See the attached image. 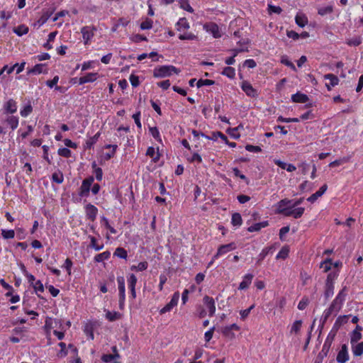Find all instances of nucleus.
Segmentation results:
<instances>
[{"instance_id":"nucleus-1","label":"nucleus","mask_w":363,"mask_h":363,"mask_svg":"<svg viewBox=\"0 0 363 363\" xmlns=\"http://www.w3.org/2000/svg\"><path fill=\"white\" fill-rule=\"evenodd\" d=\"M347 287L344 286L333 301L330 307L324 311L323 316L325 320H327L333 314L336 315L340 311L347 296Z\"/></svg>"},{"instance_id":"nucleus-2","label":"nucleus","mask_w":363,"mask_h":363,"mask_svg":"<svg viewBox=\"0 0 363 363\" xmlns=\"http://www.w3.org/2000/svg\"><path fill=\"white\" fill-rule=\"evenodd\" d=\"M180 70L173 65H162L157 67L153 70V76L155 78H164L170 77L172 74H178Z\"/></svg>"},{"instance_id":"nucleus-3","label":"nucleus","mask_w":363,"mask_h":363,"mask_svg":"<svg viewBox=\"0 0 363 363\" xmlns=\"http://www.w3.org/2000/svg\"><path fill=\"white\" fill-rule=\"evenodd\" d=\"M294 208V200L282 199L277 203V212L286 216V213H289Z\"/></svg>"},{"instance_id":"nucleus-4","label":"nucleus","mask_w":363,"mask_h":363,"mask_svg":"<svg viewBox=\"0 0 363 363\" xmlns=\"http://www.w3.org/2000/svg\"><path fill=\"white\" fill-rule=\"evenodd\" d=\"M302 325L303 321L301 320H297L289 326V331L288 335L291 337L292 340H299Z\"/></svg>"},{"instance_id":"nucleus-5","label":"nucleus","mask_w":363,"mask_h":363,"mask_svg":"<svg viewBox=\"0 0 363 363\" xmlns=\"http://www.w3.org/2000/svg\"><path fill=\"white\" fill-rule=\"evenodd\" d=\"M2 109L4 113L6 115H13V113H16L18 109L16 101L13 99H9L4 103Z\"/></svg>"},{"instance_id":"nucleus-6","label":"nucleus","mask_w":363,"mask_h":363,"mask_svg":"<svg viewBox=\"0 0 363 363\" xmlns=\"http://www.w3.org/2000/svg\"><path fill=\"white\" fill-rule=\"evenodd\" d=\"M93 182L94 178L92 177H90L83 180L79 192V195L81 197H87L89 196Z\"/></svg>"},{"instance_id":"nucleus-7","label":"nucleus","mask_w":363,"mask_h":363,"mask_svg":"<svg viewBox=\"0 0 363 363\" xmlns=\"http://www.w3.org/2000/svg\"><path fill=\"white\" fill-rule=\"evenodd\" d=\"M180 294L179 291H176L174 293L171 301L165 305L162 308L160 309V314H164L167 312H169L172 310L174 307L177 306L179 299Z\"/></svg>"},{"instance_id":"nucleus-8","label":"nucleus","mask_w":363,"mask_h":363,"mask_svg":"<svg viewBox=\"0 0 363 363\" xmlns=\"http://www.w3.org/2000/svg\"><path fill=\"white\" fill-rule=\"evenodd\" d=\"M237 247L235 242H230L226 245H220L216 255L213 256V259H217L220 256L225 255L226 253L235 250Z\"/></svg>"},{"instance_id":"nucleus-9","label":"nucleus","mask_w":363,"mask_h":363,"mask_svg":"<svg viewBox=\"0 0 363 363\" xmlns=\"http://www.w3.org/2000/svg\"><path fill=\"white\" fill-rule=\"evenodd\" d=\"M95 28L90 26H84L81 29L84 45H89L94 35Z\"/></svg>"},{"instance_id":"nucleus-10","label":"nucleus","mask_w":363,"mask_h":363,"mask_svg":"<svg viewBox=\"0 0 363 363\" xmlns=\"http://www.w3.org/2000/svg\"><path fill=\"white\" fill-rule=\"evenodd\" d=\"M2 123L6 125L12 130H16L19 124V118L13 115H6L2 120Z\"/></svg>"},{"instance_id":"nucleus-11","label":"nucleus","mask_w":363,"mask_h":363,"mask_svg":"<svg viewBox=\"0 0 363 363\" xmlns=\"http://www.w3.org/2000/svg\"><path fill=\"white\" fill-rule=\"evenodd\" d=\"M84 212L86 219L94 222L98 214V208L91 203H87L84 206Z\"/></svg>"},{"instance_id":"nucleus-12","label":"nucleus","mask_w":363,"mask_h":363,"mask_svg":"<svg viewBox=\"0 0 363 363\" xmlns=\"http://www.w3.org/2000/svg\"><path fill=\"white\" fill-rule=\"evenodd\" d=\"M241 89L246 94L247 96L255 98L258 96L257 91L253 88L251 84L247 81H243L241 83Z\"/></svg>"},{"instance_id":"nucleus-13","label":"nucleus","mask_w":363,"mask_h":363,"mask_svg":"<svg viewBox=\"0 0 363 363\" xmlns=\"http://www.w3.org/2000/svg\"><path fill=\"white\" fill-rule=\"evenodd\" d=\"M203 28L207 33H211L216 38L221 36L219 28L215 23H207L203 26Z\"/></svg>"},{"instance_id":"nucleus-14","label":"nucleus","mask_w":363,"mask_h":363,"mask_svg":"<svg viewBox=\"0 0 363 363\" xmlns=\"http://www.w3.org/2000/svg\"><path fill=\"white\" fill-rule=\"evenodd\" d=\"M203 302L208 310V315H214L216 313V304L213 298L208 296H205L203 298Z\"/></svg>"},{"instance_id":"nucleus-15","label":"nucleus","mask_w":363,"mask_h":363,"mask_svg":"<svg viewBox=\"0 0 363 363\" xmlns=\"http://www.w3.org/2000/svg\"><path fill=\"white\" fill-rule=\"evenodd\" d=\"M349 359V354L346 345H342L340 350L337 355V362L338 363H345Z\"/></svg>"},{"instance_id":"nucleus-16","label":"nucleus","mask_w":363,"mask_h":363,"mask_svg":"<svg viewBox=\"0 0 363 363\" xmlns=\"http://www.w3.org/2000/svg\"><path fill=\"white\" fill-rule=\"evenodd\" d=\"M362 328L359 325H357L355 329L350 334V343L354 344L359 342V341L362 339Z\"/></svg>"},{"instance_id":"nucleus-17","label":"nucleus","mask_w":363,"mask_h":363,"mask_svg":"<svg viewBox=\"0 0 363 363\" xmlns=\"http://www.w3.org/2000/svg\"><path fill=\"white\" fill-rule=\"evenodd\" d=\"M253 274H246L242 277V281L240 282L238 289L240 290H245L247 289L250 285L252 283V279H253Z\"/></svg>"},{"instance_id":"nucleus-18","label":"nucleus","mask_w":363,"mask_h":363,"mask_svg":"<svg viewBox=\"0 0 363 363\" xmlns=\"http://www.w3.org/2000/svg\"><path fill=\"white\" fill-rule=\"evenodd\" d=\"M324 79L330 81L329 84H326L328 90H331L333 87L337 85L339 83V79L333 74H327L324 76Z\"/></svg>"},{"instance_id":"nucleus-19","label":"nucleus","mask_w":363,"mask_h":363,"mask_svg":"<svg viewBox=\"0 0 363 363\" xmlns=\"http://www.w3.org/2000/svg\"><path fill=\"white\" fill-rule=\"evenodd\" d=\"M295 21L296 23L301 28L305 27L308 23V20L306 14L301 12L296 15Z\"/></svg>"},{"instance_id":"nucleus-20","label":"nucleus","mask_w":363,"mask_h":363,"mask_svg":"<svg viewBox=\"0 0 363 363\" xmlns=\"http://www.w3.org/2000/svg\"><path fill=\"white\" fill-rule=\"evenodd\" d=\"M351 347L354 356L359 357L363 354V342L352 344Z\"/></svg>"},{"instance_id":"nucleus-21","label":"nucleus","mask_w":363,"mask_h":363,"mask_svg":"<svg viewBox=\"0 0 363 363\" xmlns=\"http://www.w3.org/2000/svg\"><path fill=\"white\" fill-rule=\"evenodd\" d=\"M190 28V25L185 18H181L176 23V28L178 31L182 32L185 30H188Z\"/></svg>"},{"instance_id":"nucleus-22","label":"nucleus","mask_w":363,"mask_h":363,"mask_svg":"<svg viewBox=\"0 0 363 363\" xmlns=\"http://www.w3.org/2000/svg\"><path fill=\"white\" fill-rule=\"evenodd\" d=\"M291 101L295 103H306L308 101V97L305 94L297 92L291 96Z\"/></svg>"},{"instance_id":"nucleus-23","label":"nucleus","mask_w":363,"mask_h":363,"mask_svg":"<svg viewBox=\"0 0 363 363\" xmlns=\"http://www.w3.org/2000/svg\"><path fill=\"white\" fill-rule=\"evenodd\" d=\"M305 211L303 207L293 208L289 213H286V216H291L294 218H298L302 216Z\"/></svg>"},{"instance_id":"nucleus-24","label":"nucleus","mask_w":363,"mask_h":363,"mask_svg":"<svg viewBox=\"0 0 363 363\" xmlns=\"http://www.w3.org/2000/svg\"><path fill=\"white\" fill-rule=\"evenodd\" d=\"M88 238L90 240L89 247L94 249L95 251H99L104 248V244H99L97 242V239L95 237L92 235H89Z\"/></svg>"},{"instance_id":"nucleus-25","label":"nucleus","mask_w":363,"mask_h":363,"mask_svg":"<svg viewBox=\"0 0 363 363\" xmlns=\"http://www.w3.org/2000/svg\"><path fill=\"white\" fill-rule=\"evenodd\" d=\"M105 148H108V149L112 148L111 151H110L108 152H106V153L103 154V155H102L103 160H108L114 156L115 152L118 148V146L116 145H106L105 146Z\"/></svg>"},{"instance_id":"nucleus-26","label":"nucleus","mask_w":363,"mask_h":363,"mask_svg":"<svg viewBox=\"0 0 363 363\" xmlns=\"http://www.w3.org/2000/svg\"><path fill=\"white\" fill-rule=\"evenodd\" d=\"M59 321L57 319L47 317L45 323V328L50 331L51 329H53L57 326Z\"/></svg>"},{"instance_id":"nucleus-27","label":"nucleus","mask_w":363,"mask_h":363,"mask_svg":"<svg viewBox=\"0 0 363 363\" xmlns=\"http://www.w3.org/2000/svg\"><path fill=\"white\" fill-rule=\"evenodd\" d=\"M333 12V5H327L323 6H320L318 8V13L324 16L328 14H330Z\"/></svg>"},{"instance_id":"nucleus-28","label":"nucleus","mask_w":363,"mask_h":363,"mask_svg":"<svg viewBox=\"0 0 363 363\" xmlns=\"http://www.w3.org/2000/svg\"><path fill=\"white\" fill-rule=\"evenodd\" d=\"M268 225H269L268 221H262V222H260V223H255L252 225L250 226L247 228V230L249 232L259 231L262 228H264L268 226Z\"/></svg>"},{"instance_id":"nucleus-29","label":"nucleus","mask_w":363,"mask_h":363,"mask_svg":"<svg viewBox=\"0 0 363 363\" xmlns=\"http://www.w3.org/2000/svg\"><path fill=\"white\" fill-rule=\"evenodd\" d=\"M51 14L52 13L49 11L43 13L40 18L35 22V26H37L39 28L44 25L48 21Z\"/></svg>"},{"instance_id":"nucleus-30","label":"nucleus","mask_w":363,"mask_h":363,"mask_svg":"<svg viewBox=\"0 0 363 363\" xmlns=\"http://www.w3.org/2000/svg\"><path fill=\"white\" fill-rule=\"evenodd\" d=\"M33 111V106H31L30 103H28L27 104L23 105L21 110H20V114L22 117H27Z\"/></svg>"},{"instance_id":"nucleus-31","label":"nucleus","mask_w":363,"mask_h":363,"mask_svg":"<svg viewBox=\"0 0 363 363\" xmlns=\"http://www.w3.org/2000/svg\"><path fill=\"white\" fill-rule=\"evenodd\" d=\"M111 252L109 251H105L100 254L96 255L94 259L96 262H102L110 258Z\"/></svg>"},{"instance_id":"nucleus-32","label":"nucleus","mask_w":363,"mask_h":363,"mask_svg":"<svg viewBox=\"0 0 363 363\" xmlns=\"http://www.w3.org/2000/svg\"><path fill=\"white\" fill-rule=\"evenodd\" d=\"M117 282L118 286V295H121L123 297V294H125V279L123 277H118Z\"/></svg>"},{"instance_id":"nucleus-33","label":"nucleus","mask_w":363,"mask_h":363,"mask_svg":"<svg viewBox=\"0 0 363 363\" xmlns=\"http://www.w3.org/2000/svg\"><path fill=\"white\" fill-rule=\"evenodd\" d=\"M51 179L52 182H55L60 184H62L64 181V175L61 171L57 170L52 174Z\"/></svg>"},{"instance_id":"nucleus-34","label":"nucleus","mask_w":363,"mask_h":363,"mask_svg":"<svg viewBox=\"0 0 363 363\" xmlns=\"http://www.w3.org/2000/svg\"><path fill=\"white\" fill-rule=\"evenodd\" d=\"M231 223L235 227H240L242 225V219L239 213H235L232 215Z\"/></svg>"},{"instance_id":"nucleus-35","label":"nucleus","mask_w":363,"mask_h":363,"mask_svg":"<svg viewBox=\"0 0 363 363\" xmlns=\"http://www.w3.org/2000/svg\"><path fill=\"white\" fill-rule=\"evenodd\" d=\"M13 33H15L18 36H22L28 33V28L25 25H20L13 28Z\"/></svg>"},{"instance_id":"nucleus-36","label":"nucleus","mask_w":363,"mask_h":363,"mask_svg":"<svg viewBox=\"0 0 363 363\" xmlns=\"http://www.w3.org/2000/svg\"><path fill=\"white\" fill-rule=\"evenodd\" d=\"M289 253V247L284 246L276 256L277 259H285L288 257Z\"/></svg>"},{"instance_id":"nucleus-37","label":"nucleus","mask_w":363,"mask_h":363,"mask_svg":"<svg viewBox=\"0 0 363 363\" xmlns=\"http://www.w3.org/2000/svg\"><path fill=\"white\" fill-rule=\"evenodd\" d=\"M146 155L152 158V160L155 162H156L159 160L158 152L153 147H149L147 148Z\"/></svg>"},{"instance_id":"nucleus-38","label":"nucleus","mask_w":363,"mask_h":363,"mask_svg":"<svg viewBox=\"0 0 363 363\" xmlns=\"http://www.w3.org/2000/svg\"><path fill=\"white\" fill-rule=\"evenodd\" d=\"M35 294L38 297L40 296V294L44 292V286L43 283L40 280H37L34 284L32 285Z\"/></svg>"},{"instance_id":"nucleus-39","label":"nucleus","mask_w":363,"mask_h":363,"mask_svg":"<svg viewBox=\"0 0 363 363\" xmlns=\"http://www.w3.org/2000/svg\"><path fill=\"white\" fill-rule=\"evenodd\" d=\"M84 333L86 335L88 338L90 340H94V331H93V326L91 323H86L84 328Z\"/></svg>"},{"instance_id":"nucleus-40","label":"nucleus","mask_w":363,"mask_h":363,"mask_svg":"<svg viewBox=\"0 0 363 363\" xmlns=\"http://www.w3.org/2000/svg\"><path fill=\"white\" fill-rule=\"evenodd\" d=\"M320 267L323 269L324 272L330 271L333 267V262L331 259H326L323 261L320 264Z\"/></svg>"},{"instance_id":"nucleus-41","label":"nucleus","mask_w":363,"mask_h":363,"mask_svg":"<svg viewBox=\"0 0 363 363\" xmlns=\"http://www.w3.org/2000/svg\"><path fill=\"white\" fill-rule=\"evenodd\" d=\"M147 267L148 263L147 262H141L138 265H132L130 269L132 271L143 272L146 270Z\"/></svg>"},{"instance_id":"nucleus-42","label":"nucleus","mask_w":363,"mask_h":363,"mask_svg":"<svg viewBox=\"0 0 363 363\" xmlns=\"http://www.w3.org/2000/svg\"><path fill=\"white\" fill-rule=\"evenodd\" d=\"M349 315H340L339 316L334 324L333 328H338L343 324L346 323L348 321Z\"/></svg>"},{"instance_id":"nucleus-43","label":"nucleus","mask_w":363,"mask_h":363,"mask_svg":"<svg viewBox=\"0 0 363 363\" xmlns=\"http://www.w3.org/2000/svg\"><path fill=\"white\" fill-rule=\"evenodd\" d=\"M222 74L230 79H233L235 76V70L233 67H226L223 69Z\"/></svg>"},{"instance_id":"nucleus-44","label":"nucleus","mask_w":363,"mask_h":363,"mask_svg":"<svg viewBox=\"0 0 363 363\" xmlns=\"http://www.w3.org/2000/svg\"><path fill=\"white\" fill-rule=\"evenodd\" d=\"M137 281H138V279H137V277H135V274H131L128 275V285L129 289H135Z\"/></svg>"},{"instance_id":"nucleus-45","label":"nucleus","mask_w":363,"mask_h":363,"mask_svg":"<svg viewBox=\"0 0 363 363\" xmlns=\"http://www.w3.org/2000/svg\"><path fill=\"white\" fill-rule=\"evenodd\" d=\"M151 135L158 142H162L160 131L157 127H150L149 128Z\"/></svg>"},{"instance_id":"nucleus-46","label":"nucleus","mask_w":363,"mask_h":363,"mask_svg":"<svg viewBox=\"0 0 363 363\" xmlns=\"http://www.w3.org/2000/svg\"><path fill=\"white\" fill-rule=\"evenodd\" d=\"M334 288V284L325 283V296L327 298L333 295Z\"/></svg>"},{"instance_id":"nucleus-47","label":"nucleus","mask_w":363,"mask_h":363,"mask_svg":"<svg viewBox=\"0 0 363 363\" xmlns=\"http://www.w3.org/2000/svg\"><path fill=\"white\" fill-rule=\"evenodd\" d=\"M58 82H59V77L55 76L52 80H48L46 82V85L51 89L55 87V89L56 90H60L61 89V87L57 86V84Z\"/></svg>"},{"instance_id":"nucleus-48","label":"nucleus","mask_w":363,"mask_h":363,"mask_svg":"<svg viewBox=\"0 0 363 363\" xmlns=\"http://www.w3.org/2000/svg\"><path fill=\"white\" fill-rule=\"evenodd\" d=\"M349 160H350V157H342V158L336 160H335L333 162H331L329 164V167H337V166H340L341 164H343L347 162Z\"/></svg>"},{"instance_id":"nucleus-49","label":"nucleus","mask_w":363,"mask_h":363,"mask_svg":"<svg viewBox=\"0 0 363 363\" xmlns=\"http://www.w3.org/2000/svg\"><path fill=\"white\" fill-rule=\"evenodd\" d=\"M106 318L109 321H114L120 318V313L116 311H108L106 313Z\"/></svg>"},{"instance_id":"nucleus-50","label":"nucleus","mask_w":363,"mask_h":363,"mask_svg":"<svg viewBox=\"0 0 363 363\" xmlns=\"http://www.w3.org/2000/svg\"><path fill=\"white\" fill-rule=\"evenodd\" d=\"M339 275V269L331 272L328 274L326 279V283L334 284L335 280Z\"/></svg>"},{"instance_id":"nucleus-51","label":"nucleus","mask_w":363,"mask_h":363,"mask_svg":"<svg viewBox=\"0 0 363 363\" xmlns=\"http://www.w3.org/2000/svg\"><path fill=\"white\" fill-rule=\"evenodd\" d=\"M274 250V247H265L264 248L261 252L259 253V260H258V262H261L262 260H263L265 257L269 253V252H272Z\"/></svg>"},{"instance_id":"nucleus-52","label":"nucleus","mask_w":363,"mask_h":363,"mask_svg":"<svg viewBox=\"0 0 363 363\" xmlns=\"http://www.w3.org/2000/svg\"><path fill=\"white\" fill-rule=\"evenodd\" d=\"M114 255L119 258H121V259H126L128 257V253L125 249L121 248V247H118V248H116V250L114 252Z\"/></svg>"},{"instance_id":"nucleus-53","label":"nucleus","mask_w":363,"mask_h":363,"mask_svg":"<svg viewBox=\"0 0 363 363\" xmlns=\"http://www.w3.org/2000/svg\"><path fill=\"white\" fill-rule=\"evenodd\" d=\"M281 62L286 66L290 67L294 71H296V68L295 65L289 60V57L286 55H283L281 58Z\"/></svg>"},{"instance_id":"nucleus-54","label":"nucleus","mask_w":363,"mask_h":363,"mask_svg":"<svg viewBox=\"0 0 363 363\" xmlns=\"http://www.w3.org/2000/svg\"><path fill=\"white\" fill-rule=\"evenodd\" d=\"M214 84H215V82L213 80L207 79H201L196 82V86L198 88H200L203 86H211Z\"/></svg>"},{"instance_id":"nucleus-55","label":"nucleus","mask_w":363,"mask_h":363,"mask_svg":"<svg viewBox=\"0 0 363 363\" xmlns=\"http://www.w3.org/2000/svg\"><path fill=\"white\" fill-rule=\"evenodd\" d=\"M57 153L59 155L64 157H67V158L70 157L72 155L71 150L67 147L59 148Z\"/></svg>"},{"instance_id":"nucleus-56","label":"nucleus","mask_w":363,"mask_h":363,"mask_svg":"<svg viewBox=\"0 0 363 363\" xmlns=\"http://www.w3.org/2000/svg\"><path fill=\"white\" fill-rule=\"evenodd\" d=\"M1 235L4 239H11L15 236L13 230H1Z\"/></svg>"},{"instance_id":"nucleus-57","label":"nucleus","mask_w":363,"mask_h":363,"mask_svg":"<svg viewBox=\"0 0 363 363\" xmlns=\"http://www.w3.org/2000/svg\"><path fill=\"white\" fill-rule=\"evenodd\" d=\"M44 65L43 64H38L35 65L32 69H30L28 72V74H40L43 72Z\"/></svg>"},{"instance_id":"nucleus-58","label":"nucleus","mask_w":363,"mask_h":363,"mask_svg":"<svg viewBox=\"0 0 363 363\" xmlns=\"http://www.w3.org/2000/svg\"><path fill=\"white\" fill-rule=\"evenodd\" d=\"M84 77L87 83L94 82L98 79L99 74L97 72H89L87 73Z\"/></svg>"},{"instance_id":"nucleus-59","label":"nucleus","mask_w":363,"mask_h":363,"mask_svg":"<svg viewBox=\"0 0 363 363\" xmlns=\"http://www.w3.org/2000/svg\"><path fill=\"white\" fill-rule=\"evenodd\" d=\"M222 333L224 336L230 339H233L235 336V334L233 333V330H231L228 325L222 328Z\"/></svg>"},{"instance_id":"nucleus-60","label":"nucleus","mask_w":363,"mask_h":363,"mask_svg":"<svg viewBox=\"0 0 363 363\" xmlns=\"http://www.w3.org/2000/svg\"><path fill=\"white\" fill-rule=\"evenodd\" d=\"M282 11V9L280 6H274L271 4H268V12L269 13H277L279 14Z\"/></svg>"},{"instance_id":"nucleus-61","label":"nucleus","mask_w":363,"mask_h":363,"mask_svg":"<svg viewBox=\"0 0 363 363\" xmlns=\"http://www.w3.org/2000/svg\"><path fill=\"white\" fill-rule=\"evenodd\" d=\"M120 355L118 353H116L113 354H104L101 357V359L105 362H110L115 359L119 358Z\"/></svg>"},{"instance_id":"nucleus-62","label":"nucleus","mask_w":363,"mask_h":363,"mask_svg":"<svg viewBox=\"0 0 363 363\" xmlns=\"http://www.w3.org/2000/svg\"><path fill=\"white\" fill-rule=\"evenodd\" d=\"M153 22L151 19L146 18L143 22L140 24V28L142 30H149L152 28Z\"/></svg>"},{"instance_id":"nucleus-63","label":"nucleus","mask_w":363,"mask_h":363,"mask_svg":"<svg viewBox=\"0 0 363 363\" xmlns=\"http://www.w3.org/2000/svg\"><path fill=\"white\" fill-rule=\"evenodd\" d=\"M99 133H96L94 137L91 138L86 142V147L87 149L92 148L93 145L96 143Z\"/></svg>"},{"instance_id":"nucleus-64","label":"nucleus","mask_w":363,"mask_h":363,"mask_svg":"<svg viewBox=\"0 0 363 363\" xmlns=\"http://www.w3.org/2000/svg\"><path fill=\"white\" fill-rule=\"evenodd\" d=\"M179 38L182 40H195L196 38V36L191 33H186L184 34H180L179 35Z\"/></svg>"}]
</instances>
